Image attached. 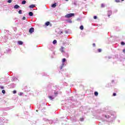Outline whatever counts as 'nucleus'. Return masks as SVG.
<instances>
[{
	"instance_id": "nucleus-30",
	"label": "nucleus",
	"mask_w": 125,
	"mask_h": 125,
	"mask_svg": "<svg viewBox=\"0 0 125 125\" xmlns=\"http://www.w3.org/2000/svg\"><path fill=\"white\" fill-rule=\"evenodd\" d=\"M22 20H26V17H23L22 18Z\"/></svg>"
},
{
	"instance_id": "nucleus-15",
	"label": "nucleus",
	"mask_w": 125,
	"mask_h": 125,
	"mask_svg": "<svg viewBox=\"0 0 125 125\" xmlns=\"http://www.w3.org/2000/svg\"><path fill=\"white\" fill-rule=\"evenodd\" d=\"M53 44H55L56 43H57V41L56 40H54L53 42Z\"/></svg>"
},
{
	"instance_id": "nucleus-23",
	"label": "nucleus",
	"mask_w": 125,
	"mask_h": 125,
	"mask_svg": "<svg viewBox=\"0 0 125 125\" xmlns=\"http://www.w3.org/2000/svg\"><path fill=\"white\" fill-rule=\"evenodd\" d=\"M2 93L3 94H4L5 93V90H2Z\"/></svg>"
},
{
	"instance_id": "nucleus-2",
	"label": "nucleus",
	"mask_w": 125,
	"mask_h": 125,
	"mask_svg": "<svg viewBox=\"0 0 125 125\" xmlns=\"http://www.w3.org/2000/svg\"><path fill=\"white\" fill-rule=\"evenodd\" d=\"M34 29L33 27H31L29 30V32L30 33V34H33V32H34Z\"/></svg>"
},
{
	"instance_id": "nucleus-1",
	"label": "nucleus",
	"mask_w": 125,
	"mask_h": 125,
	"mask_svg": "<svg viewBox=\"0 0 125 125\" xmlns=\"http://www.w3.org/2000/svg\"><path fill=\"white\" fill-rule=\"evenodd\" d=\"M73 16H75V14L70 13L65 15L66 18H71V17H73Z\"/></svg>"
},
{
	"instance_id": "nucleus-22",
	"label": "nucleus",
	"mask_w": 125,
	"mask_h": 125,
	"mask_svg": "<svg viewBox=\"0 0 125 125\" xmlns=\"http://www.w3.org/2000/svg\"><path fill=\"white\" fill-rule=\"evenodd\" d=\"M121 44H122V45H125V42H121Z\"/></svg>"
},
{
	"instance_id": "nucleus-24",
	"label": "nucleus",
	"mask_w": 125,
	"mask_h": 125,
	"mask_svg": "<svg viewBox=\"0 0 125 125\" xmlns=\"http://www.w3.org/2000/svg\"><path fill=\"white\" fill-rule=\"evenodd\" d=\"M80 121H81V122L83 121V118H80Z\"/></svg>"
},
{
	"instance_id": "nucleus-18",
	"label": "nucleus",
	"mask_w": 125,
	"mask_h": 125,
	"mask_svg": "<svg viewBox=\"0 0 125 125\" xmlns=\"http://www.w3.org/2000/svg\"><path fill=\"white\" fill-rule=\"evenodd\" d=\"M48 97L49 99H50V100H53V98L52 97V96H49Z\"/></svg>"
},
{
	"instance_id": "nucleus-19",
	"label": "nucleus",
	"mask_w": 125,
	"mask_h": 125,
	"mask_svg": "<svg viewBox=\"0 0 125 125\" xmlns=\"http://www.w3.org/2000/svg\"><path fill=\"white\" fill-rule=\"evenodd\" d=\"M80 29H81V30H83V26L81 25V26L80 27Z\"/></svg>"
},
{
	"instance_id": "nucleus-7",
	"label": "nucleus",
	"mask_w": 125,
	"mask_h": 125,
	"mask_svg": "<svg viewBox=\"0 0 125 125\" xmlns=\"http://www.w3.org/2000/svg\"><path fill=\"white\" fill-rule=\"evenodd\" d=\"M56 3H54V4H52L51 6L52 7H53V8H55V7H56Z\"/></svg>"
},
{
	"instance_id": "nucleus-6",
	"label": "nucleus",
	"mask_w": 125,
	"mask_h": 125,
	"mask_svg": "<svg viewBox=\"0 0 125 125\" xmlns=\"http://www.w3.org/2000/svg\"><path fill=\"white\" fill-rule=\"evenodd\" d=\"M112 15V12L111 11H109L108 12V17H110Z\"/></svg>"
},
{
	"instance_id": "nucleus-31",
	"label": "nucleus",
	"mask_w": 125,
	"mask_h": 125,
	"mask_svg": "<svg viewBox=\"0 0 125 125\" xmlns=\"http://www.w3.org/2000/svg\"><path fill=\"white\" fill-rule=\"evenodd\" d=\"M104 4H101V7H104Z\"/></svg>"
},
{
	"instance_id": "nucleus-10",
	"label": "nucleus",
	"mask_w": 125,
	"mask_h": 125,
	"mask_svg": "<svg viewBox=\"0 0 125 125\" xmlns=\"http://www.w3.org/2000/svg\"><path fill=\"white\" fill-rule=\"evenodd\" d=\"M49 24H50V22L49 21H47V22L45 23L46 26H49Z\"/></svg>"
},
{
	"instance_id": "nucleus-25",
	"label": "nucleus",
	"mask_w": 125,
	"mask_h": 125,
	"mask_svg": "<svg viewBox=\"0 0 125 125\" xmlns=\"http://www.w3.org/2000/svg\"><path fill=\"white\" fill-rule=\"evenodd\" d=\"M116 2H120L121 0H115Z\"/></svg>"
},
{
	"instance_id": "nucleus-4",
	"label": "nucleus",
	"mask_w": 125,
	"mask_h": 125,
	"mask_svg": "<svg viewBox=\"0 0 125 125\" xmlns=\"http://www.w3.org/2000/svg\"><path fill=\"white\" fill-rule=\"evenodd\" d=\"M64 47L62 46H61V48L60 49V50L61 52H62V53H63V52H65V51H64Z\"/></svg>"
},
{
	"instance_id": "nucleus-16",
	"label": "nucleus",
	"mask_w": 125,
	"mask_h": 125,
	"mask_svg": "<svg viewBox=\"0 0 125 125\" xmlns=\"http://www.w3.org/2000/svg\"><path fill=\"white\" fill-rule=\"evenodd\" d=\"M63 67H64V63H62L61 67H60L61 70L63 69Z\"/></svg>"
},
{
	"instance_id": "nucleus-3",
	"label": "nucleus",
	"mask_w": 125,
	"mask_h": 125,
	"mask_svg": "<svg viewBox=\"0 0 125 125\" xmlns=\"http://www.w3.org/2000/svg\"><path fill=\"white\" fill-rule=\"evenodd\" d=\"M14 8L15 9H18V8H20V6L18 5V4H16L14 6Z\"/></svg>"
},
{
	"instance_id": "nucleus-9",
	"label": "nucleus",
	"mask_w": 125,
	"mask_h": 125,
	"mask_svg": "<svg viewBox=\"0 0 125 125\" xmlns=\"http://www.w3.org/2000/svg\"><path fill=\"white\" fill-rule=\"evenodd\" d=\"M29 16H33V15H34V14H33V12H30L28 13Z\"/></svg>"
},
{
	"instance_id": "nucleus-37",
	"label": "nucleus",
	"mask_w": 125,
	"mask_h": 125,
	"mask_svg": "<svg viewBox=\"0 0 125 125\" xmlns=\"http://www.w3.org/2000/svg\"><path fill=\"white\" fill-rule=\"evenodd\" d=\"M66 0V1H68V0Z\"/></svg>"
},
{
	"instance_id": "nucleus-13",
	"label": "nucleus",
	"mask_w": 125,
	"mask_h": 125,
	"mask_svg": "<svg viewBox=\"0 0 125 125\" xmlns=\"http://www.w3.org/2000/svg\"><path fill=\"white\" fill-rule=\"evenodd\" d=\"M105 118H106V119H109V118H111V116L109 115H105Z\"/></svg>"
},
{
	"instance_id": "nucleus-32",
	"label": "nucleus",
	"mask_w": 125,
	"mask_h": 125,
	"mask_svg": "<svg viewBox=\"0 0 125 125\" xmlns=\"http://www.w3.org/2000/svg\"><path fill=\"white\" fill-rule=\"evenodd\" d=\"M0 88H1V89H3L4 87L3 86H1L0 87Z\"/></svg>"
},
{
	"instance_id": "nucleus-17",
	"label": "nucleus",
	"mask_w": 125,
	"mask_h": 125,
	"mask_svg": "<svg viewBox=\"0 0 125 125\" xmlns=\"http://www.w3.org/2000/svg\"><path fill=\"white\" fill-rule=\"evenodd\" d=\"M102 51V49H98V52H101Z\"/></svg>"
},
{
	"instance_id": "nucleus-14",
	"label": "nucleus",
	"mask_w": 125,
	"mask_h": 125,
	"mask_svg": "<svg viewBox=\"0 0 125 125\" xmlns=\"http://www.w3.org/2000/svg\"><path fill=\"white\" fill-rule=\"evenodd\" d=\"M21 4H26V0H23L21 2Z\"/></svg>"
},
{
	"instance_id": "nucleus-33",
	"label": "nucleus",
	"mask_w": 125,
	"mask_h": 125,
	"mask_svg": "<svg viewBox=\"0 0 125 125\" xmlns=\"http://www.w3.org/2000/svg\"><path fill=\"white\" fill-rule=\"evenodd\" d=\"M123 52H124V53H125V49H123Z\"/></svg>"
},
{
	"instance_id": "nucleus-21",
	"label": "nucleus",
	"mask_w": 125,
	"mask_h": 125,
	"mask_svg": "<svg viewBox=\"0 0 125 125\" xmlns=\"http://www.w3.org/2000/svg\"><path fill=\"white\" fill-rule=\"evenodd\" d=\"M19 14H22V10H20L19 11Z\"/></svg>"
},
{
	"instance_id": "nucleus-11",
	"label": "nucleus",
	"mask_w": 125,
	"mask_h": 125,
	"mask_svg": "<svg viewBox=\"0 0 125 125\" xmlns=\"http://www.w3.org/2000/svg\"><path fill=\"white\" fill-rule=\"evenodd\" d=\"M62 64L64 63V62H66V59L63 58L62 60Z\"/></svg>"
},
{
	"instance_id": "nucleus-34",
	"label": "nucleus",
	"mask_w": 125,
	"mask_h": 125,
	"mask_svg": "<svg viewBox=\"0 0 125 125\" xmlns=\"http://www.w3.org/2000/svg\"><path fill=\"white\" fill-rule=\"evenodd\" d=\"M93 46H94V47H95V43H93Z\"/></svg>"
},
{
	"instance_id": "nucleus-26",
	"label": "nucleus",
	"mask_w": 125,
	"mask_h": 125,
	"mask_svg": "<svg viewBox=\"0 0 125 125\" xmlns=\"http://www.w3.org/2000/svg\"><path fill=\"white\" fill-rule=\"evenodd\" d=\"M117 96V94H116V93H114L113 94V96Z\"/></svg>"
},
{
	"instance_id": "nucleus-36",
	"label": "nucleus",
	"mask_w": 125,
	"mask_h": 125,
	"mask_svg": "<svg viewBox=\"0 0 125 125\" xmlns=\"http://www.w3.org/2000/svg\"><path fill=\"white\" fill-rule=\"evenodd\" d=\"M60 34H63V32L62 31H60Z\"/></svg>"
},
{
	"instance_id": "nucleus-8",
	"label": "nucleus",
	"mask_w": 125,
	"mask_h": 125,
	"mask_svg": "<svg viewBox=\"0 0 125 125\" xmlns=\"http://www.w3.org/2000/svg\"><path fill=\"white\" fill-rule=\"evenodd\" d=\"M18 43L20 44V45H22L23 44V42L22 41H18Z\"/></svg>"
},
{
	"instance_id": "nucleus-35",
	"label": "nucleus",
	"mask_w": 125,
	"mask_h": 125,
	"mask_svg": "<svg viewBox=\"0 0 125 125\" xmlns=\"http://www.w3.org/2000/svg\"><path fill=\"white\" fill-rule=\"evenodd\" d=\"M111 83H114V80H112V81H111Z\"/></svg>"
},
{
	"instance_id": "nucleus-12",
	"label": "nucleus",
	"mask_w": 125,
	"mask_h": 125,
	"mask_svg": "<svg viewBox=\"0 0 125 125\" xmlns=\"http://www.w3.org/2000/svg\"><path fill=\"white\" fill-rule=\"evenodd\" d=\"M94 95H95V96H98V92L95 91V92H94Z\"/></svg>"
},
{
	"instance_id": "nucleus-27",
	"label": "nucleus",
	"mask_w": 125,
	"mask_h": 125,
	"mask_svg": "<svg viewBox=\"0 0 125 125\" xmlns=\"http://www.w3.org/2000/svg\"><path fill=\"white\" fill-rule=\"evenodd\" d=\"M16 92H17L16 90H14L13 91V93H14V94H15V93H16Z\"/></svg>"
},
{
	"instance_id": "nucleus-20",
	"label": "nucleus",
	"mask_w": 125,
	"mask_h": 125,
	"mask_svg": "<svg viewBox=\"0 0 125 125\" xmlns=\"http://www.w3.org/2000/svg\"><path fill=\"white\" fill-rule=\"evenodd\" d=\"M7 2H8L9 3H11V2H12V0H8L7 1Z\"/></svg>"
},
{
	"instance_id": "nucleus-28",
	"label": "nucleus",
	"mask_w": 125,
	"mask_h": 125,
	"mask_svg": "<svg viewBox=\"0 0 125 125\" xmlns=\"http://www.w3.org/2000/svg\"><path fill=\"white\" fill-rule=\"evenodd\" d=\"M54 94H55V95H57V94H58V92H54Z\"/></svg>"
},
{
	"instance_id": "nucleus-5",
	"label": "nucleus",
	"mask_w": 125,
	"mask_h": 125,
	"mask_svg": "<svg viewBox=\"0 0 125 125\" xmlns=\"http://www.w3.org/2000/svg\"><path fill=\"white\" fill-rule=\"evenodd\" d=\"M34 7H36V5L35 4H31L29 6L30 8H34Z\"/></svg>"
},
{
	"instance_id": "nucleus-29",
	"label": "nucleus",
	"mask_w": 125,
	"mask_h": 125,
	"mask_svg": "<svg viewBox=\"0 0 125 125\" xmlns=\"http://www.w3.org/2000/svg\"><path fill=\"white\" fill-rule=\"evenodd\" d=\"M94 19H97V17L96 16H94Z\"/></svg>"
}]
</instances>
